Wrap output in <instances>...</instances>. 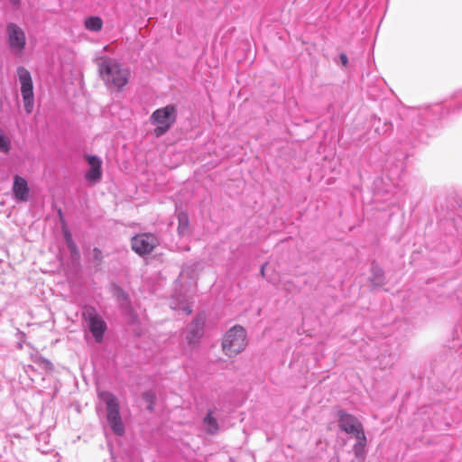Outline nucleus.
<instances>
[{
	"instance_id": "1",
	"label": "nucleus",
	"mask_w": 462,
	"mask_h": 462,
	"mask_svg": "<svg viewBox=\"0 0 462 462\" xmlns=\"http://www.w3.org/2000/svg\"><path fill=\"white\" fill-rule=\"evenodd\" d=\"M100 78L109 89L121 91L128 83L130 72L114 59L101 57L98 60Z\"/></svg>"
},
{
	"instance_id": "2",
	"label": "nucleus",
	"mask_w": 462,
	"mask_h": 462,
	"mask_svg": "<svg viewBox=\"0 0 462 462\" xmlns=\"http://www.w3.org/2000/svg\"><path fill=\"white\" fill-rule=\"evenodd\" d=\"M178 110L175 105L169 104L154 110L150 116V123L155 125L153 134L156 137L164 135L176 123Z\"/></svg>"
},
{
	"instance_id": "3",
	"label": "nucleus",
	"mask_w": 462,
	"mask_h": 462,
	"mask_svg": "<svg viewBox=\"0 0 462 462\" xmlns=\"http://www.w3.org/2000/svg\"><path fill=\"white\" fill-rule=\"evenodd\" d=\"M99 398L106 403V420L112 431L118 436L125 433V425L123 423L119 402L115 394L110 392H100Z\"/></svg>"
},
{
	"instance_id": "4",
	"label": "nucleus",
	"mask_w": 462,
	"mask_h": 462,
	"mask_svg": "<svg viewBox=\"0 0 462 462\" xmlns=\"http://www.w3.org/2000/svg\"><path fill=\"white\" fill-rule=\"evenodd\" d=\"M247 346L245 329L241 326H234L226 331L222 341V349L229 356H236L243 352Z\"/></svg>"
},
{
	"instance_id": "5",
	"label": "nucleus",
	"mask_w": 462,
	"mask_h": 462,
	"mask_svg": "<svg viewBox=\"0 0 462 462\" xmlns=\"http://www.w3.org/2000/svg\"><path fill=\"white\" fill-rule=\"evenodd\" d=\"M16 72L21 84V94L24 110L27 114H31L34 107L33 83L31 73L23 66H19L16 69Z\"/></svg>"
},
{
	"instance_id": "6",
	"label": "nucleus",
	"mask_w": 462,
	"mask_h": 462,
	"mask_svg": "<svg viewBox=\"0 0 462 462\" xmlns=\"http://www.w3.org/2000/svg\"><path fill=\"white\" fill-rule=\"evenodd\" d=\"M5 35L10 51L14 56H21L25 50L26 35L23 28L13 22L5 26Z\"/></svg>"
},
{
	"instance_id": "7",
	"label": "nucleus",
	"mask_w": 462,
	"mask_h": 462,
	"mask_svg": "<svg viewBox=\"0 0 462 462\" xmlns=\"http://www.w3.org/2000/svg\"><path fill=\"white\" fill-rule=\"evenodd\" d=\"M159 245L158 238L152 233H141L131 238V248L139 256L150 254Z\"/></svg>"
},
{
	"instance_id": "8",
	"label": "nucleus",
	"mask_w": 462,
	"mask_h": 462,
	"mask_svg": "<svg viewBox=\"0 0 462 462\" xmlns=\"http://www.w3.org/2000/svg\"><path fill=\"white\" fill-rule=\"evenodd\" d=\"M337 422L339 429L347 434L356 436L365 432L361 421L343 410L337 411Z\"/></svg>"
},
{
	"instance_id": "9",
	"label": "nucleus",
	"mask_w": 462,
	"mask_h": 462,
	"mask_svg": "<svg viewBox=\"0 0 462 462\" xmlns=\"http://www.w3.org/2000/svg\"><path fill=\"white\" fill-rule=\"evenodd\" d=\"M84 159L88 162L89 169L85 174V179L93 184L98 183L102 179V160L92 154H85Z\"/></svg>"
},
{
	"instance_id": "10",
	"label": "nucleus",
	"mask_w": 462,
	"mask_h": 462,
	"mask_svg": "<svg viewBox=\"0 0 462 462\" xmlns=\"http://www.w3.org/2000/svg\"><path fill=\"white\" fill-rule=\"evenodd\" d=\"M30 189L27 180L18 175L14 178L13 194L14 198L18 202H25L29 199Z\"/></svg>"
},
{
	"instance_id": "11",
	"label": "nucleus",
	"mask_w": 462,
	"mask_h": 462,
	"mask_svg": "<svg viewBox=\"0 0 462 462\" xmlns=\"http://www.w3.org/2000/svg\"><path fill=\"white\" fill-rule=\"evenodd\" d=\"M204 319H192L188 327L187 341L189 345H195L199 342L204 334Z\"/></svg>"
},
{
	"instance_id": "12",
	"label": "nucleus",
	"mask_w": 462,
	"mask_h": 462,
	"mask_svg": "<svg viewBox=\"0 0 462 462\" xmlns=\"http://www.w3.org/2000/svg\"><path fill=\"white\" fill-rule=\"evenodd\" d=\"M111 292L120 307L129 311L131 309V300L128 292L116 283L111 284Z\"/></svg>"
},
{
	"instance_id": "13",
	"label": "nucleus",
	"mask_w": 462,
	"mask_h": 462,
	"mask_svg": "<svg viewBox=\"0 0 462 462\" xmlns=\"http://www.w3.org/2000/svg\"><path fill=\"white\" fill-rule=\"evenodd\" d=\"M171 308L177 311L178 315L189 316L192 313V307L186 297L174 296L171 301Z\"/></svg>"
},
{
	"instance_id": "14",
	"label": "nucleus",
	"mask_w": 462,
	"mask_h": 462,
	"mask_svg": "<svg viewBox=\"0 0 462 462\" xmlns=\"http://www.w3.org/2000/svg\"><path fill=\"white\" fill-rule=\"evenodd\" d=\"M88 328L94 337L96 342L100 343L103 340V336L107 328L104 319H87Z\"/></svg>"
},
{
	"instance_id": "15",
	"label": "nucleus",
	"mask_w": 462,
	"mask_h": 462,
	"mask_svg": "<svg viewBox=\"0 0 462 462\" xmlns=\"http://www.w3.org/2000/svg\"><path fill=\"white\" fill-rule=\"evenodd\" d=\"M369 282L373 289L381 288L385 284L384 272L383 268L375 263H372Z\"/></svg>"
},
{
	"instance_id": "16",
	"label": "nucleus",
	"mask_w": 462,
	"mask_h": 462,
	"mask_svg": "<svg viewBox=\"0 0 462 462\" xmlns=\"http://www.w3.org/2000/svg\"><path fill=\"white\" fill-rule=\"evenodd\" d=\"M63 236L66 245L69 251L71 260L73 262L79 261L80 258V253L76 243L73 240L71 233L68 229H64Z\"/></svg>"
},
{
	"instance_id": "17",
	"label": "nucleus",
	"mask_w": 462,
	"mask_h": 462,
	"mask_svg": "<svg viewBox=\"0 0 462 462\" xmlns=\"http://www.w3.org/2000/svg\"><path fill=\"white\" fill-rule=\"evenodd\" d=\"M356 439V442L353 446V452L357 458H364L365 456V447H366V436L365 432L360 433L356 436H354Z\"/></svg>"
},
{
	"instance_id": "18",
	"label": "nucleus",
	"mask_w": 462,
	"mask_h": 462,
	"mask_svg": "<svg viewBox=\"0 0 462 462\" xmlns=\"http://www.w3.org/2000/svg\"><path fill=\"white\" fill-rule=\"evenodd\" d=\"M178 234L180 236H186L189 235V220L188 214L185 212H180L178 214Z\"/></svg>"
},
{
	"instance_id": "19",
	"label": "nucleus",
	"mask_w": 462,
	"mask_h": 462,
	"mask_svg": "<svg viewBox=\"0 0 462 462\" xmlns=\"http://www.w3.org/2000/svg\"><path fill=\"white\" fill-rule=\"evenodd\" d=\"M84 26L90 32H97L102 30L103 21L99 16H88L84 21Z\"/></svg>"
},
{
	"instance_id": "20",
	"label": "nucleus",
	"mask_w": 462,
	"mask_h": 462,
	"mask_svg": "<svg viewBox=\"0 0 462 462\" xmlns=\"http://www.w3.org/2000/svg\"><path fill=\"white\" fill-rule=\"evenodd\" d=\"M88 259L97 270H99L103 263V253L99 248L94 247L89 251Z\"/></svg>"
},
{
	"instance_id": "21",
	"label": "nucleus",
	"mask_w": 462,
	"mask_h": 462,
	"mask_svg": "<svg viewBox=\"0 0 462 462\" xmlns=\"http://www.w3.org/2000/svg\"><path fill=\"white\" fill-rule=\"evenodd\" d=\"M204 425L207 427L206 430L209 434H215L218 430V424L217 420L212 416L209 411L203 420Z\"/></svg>"
},
{
	"instance_id": "22",
	"label": "nucleus",
	"mask_w": 462,
	"mask_h": 462,
	"mask_svg": "<svg viewBox=\"0 0 462 462\" xmlns=\"http://www.w3.org/2000/svg\"><path fill=\"white\" fill-rule=\"evenodd\" d=\"M376 124H381L380 118H374V121L373 123V126H374V132L377 133L378 134H384L392 128V124L389 122H384L382 128H380L379 125H375Z\"/></svg>"
},
{
	"instance_id": "23",
	"label": "nucleus",
	"mask_w": 462,
	"mask_h": 462,
	"mask_svg": "<svg viewBox=\"0 0 462 462\" xmlns=\"http://www.w3.org/2000/svg\"><path fill=\"white\" fill-rule=\"evenodd\" d=\"M32 360L35 364L41 365L42 368H44L46 370H51L52 368V364L48 359H46L41 356H38V355L32 356Z\"/></svg>"
},
{
	"instance_id": "24",
	"label": "nucleus",
	"mask_w": 462,
	"mask_h": 462,
	"mask_svg": "<svg viewBox=\"0 0 462 462\" xmlns=\"http://www.w3.org/2000/svg\"><path fill=\"white\" fill-rule=\"evenodd\" d=\"M143 398L145 399V401L149 403L148 405V410L149 411H152V403L155 400V394L152 392H146L144 394H143Z\"/></svg>"
},
{
	"instance_id": "25",
	"label": "nucleus",
	"mask_w": 462,
	"mask_h": 462,
	"mask_svg": "<svg viewBox=\"0 0 462 462\" xmlns=\"http://www.w3.org/2000/svg\"><path fill=\"white\" fill-rule=\"evenodd\" d=\"M339 60L341 61L342 65L344 67H346L348 64V58L347 55L344 52L339 54Z\"/></svg>"
},
{
	"instance_id": "26",
	"label": "nucleus",
	"mask_w": 462,
	"mask_h": 462,
	"mask_svg": "<svg viewBox=\"0 0 462 462\" xmlns=\"http://www.w3.org/2000/svg\"><path fill=\"white\" fill-rule=\"evenodd\" d=\"M442 110V106L439 104L430 107V111H427L426 113H432V114H438Z\"/></svg>"
},
{
	"instance_id": "27",
	"label": "nucleus",
	"mask_w": 462,
	"mask_h": 462,
	"mask_svg": "<svg viewBox=\"0 0 462 462\" xmlns=\"http://www.w3.org/2000/svg\"><path fill=\"white\" fill-rule=\"evenodd\" d=\"M267 265V263H264L262 266H261V270H260V275L264 277V270H265V266Z\"/></svg>"
},
{
	"instance_id": "28",
	"label": "nucleus",
	"mask_w": 462,
	"mask_h": 462,
	"mask_svg": "<svg viewBox=\"0 0 462 462\" xmlns=\"http://www.w3.org/2000/svg\"><path fill=\"white\" fill-rule=\"evenodd\" d=\"M13 5H18L21 3V0H8Z\"/></svg>"
},
{
	"instance_id": "29",
	"label": "nucleus",
	"mask_w": 462,
	"mask_h": 462,
	"mask_svg": "<svg viewBox=\"0 0 462 462\" xmlns=\"http://www.w3.org/2000/svg\"><path fill=\"white\" fill-rule=\"evenodd\" d=\"M88 318H94V319H97V318H99V317H98V316H97V315L92 316L91 314H89Z\"/></svg>"
},
{
	"instance_id": "30",
	"label": "nucleus",
	"mask_w": 462,
	"mask_h": 462,
	"mask_svg": "<svg viewBox=\"0 0 462 462\" xmlns=\"http://www.w3.org/2000/svg\"><path fill=\"white\" fill-rule=\"evenodd\" d=\"M458 103H461V104L459 105V106H458V108H461V107H462V106H461V105H462V100H458Z\"/></svg>"
},
{
	"instance_id": "31",
	"label": "nucleus",
	"mask_w": 462,
	"mask_h": 462,
	"mask_svg": "<svg viewBox=\"0 0 462 462\" xmlns=\"http://www.w3.org/2000/svg\"><path fill=\"white\" fill-rule=\"evenodd\" d=\"M82 318H87L85 312L82 313Z\"/></svg>"
}]
</instances>
